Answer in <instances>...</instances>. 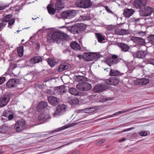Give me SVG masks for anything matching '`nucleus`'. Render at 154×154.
<instances>
[{
	"label": "nucleus",
	"mask_w": 154,
	"mask_h": 154,
	"mask_svg": "<svg viewBox=\"0 0 154 154\" xmlns=\"http://www.w3.org/2000/svg\"><path fill=\"white\" fill-rule=\"evenodd\" d=\"M69 93L72 94L75 96H79L80 93L79 91H77L76 89L74 88H71L69 89Z\"/></svg>",
	"instance_id": "473e14b6"
},
{
	"label": "nucleus",
	"mask_w": 154,
	"mask_h": 154,
	"mask_svg": "<svg viewBox=\"0 0 154 154\" xmlns=\"http://www.w3.org/2000/svg\"><path fill=\"white\" fill-rule=\"evenodd\" d=\"M66 145L67 144H64V145H63L62 146H59L58 147H57V148H56L54 149H53V150H55V149H58V148H62V147L64 146H65V145Z\"/></svg>",
	"instance_id": "680f3d73"
},
{
	"label": "nucleus",
	"mask_w": 154,
	"mask_h": 154,
	"mask_svg": "<svg viewBox=\"0 0 154 154\" xmlns=\"http://www.w3.org/2000/svg\"><path fill=\"white\" fill-rule=\"evenodd\" d=\"M74 78L75 81L79 82H82L86 81L87 79L84 76H81L80 75H75Z\"/></svg>",
	"instance_id": "a878e982"
},
{
	"label": "nucleus",
	"mask_w": 154,
	"mask_h": 154,
	"mask_svg": "<svg viewBox=\"0 0 154 154\" xmlns=\"http://www.w3.org/2000/svg\"><path fill=\"white\" fill-rule=\"evenodd\" d=\"M48 59V63L51 66H54L57 63L56 60L54 59L49 58Z\"/></svg>",
	"instance_id": "c9c22d12"
},
{
	"label": "nucleus",
	"mask_w": 154,
	"mask_h": 154,
	"mask_svg": "<svg viewBox=\"0 0 154 154\" xmlns=\"http://www.w3.org/2000/svg\"><path fill=\"white\" fill-rule=\"evenodd\" d=\"M9 69L12 71V72L14 75H16L19 74L20 72L19 71V68L15 64L11 63L9 66Z\"/></svg>",
	"instance_id": "dca6fc26"
},
{
	"label": "nucleus",
	"mask_w": 154,
	"mask_h": 154,
	"mask_svg": "<svg viewBox=\"0 0 154 154\" xmlns=\"http://www.w3.org/2000/svg\"><path fill=\"white\" fill-rule=\"evenodd\" d=\"M66 28L68 31L70 32L71 33H72V26L71 27H66Z\"/></svg>",
	"instance_id": "bf43d9fd"
},
{
	"label": "nucleus",
	"mask_w": 154,
	"mask_h": 154,
	"mask_svg": "<svg viewBox=\"0 0 154 154\" xmlns=\"http://www.w3.org/2000/svg\"><path fill=\"white\" fill-rule=\"evenodd\" d=\"M140 106H138L137 107L131 108L127 110L120 111V114H122V113H124V112H128L129 111L132 110L133 109H134L137 108H139Z\"/></svg>",
	"instance_id": "79ce46f5"
},
{
	"label": "nucleus",
	"mask_w": 154,
	"mask_h": 154,
	"mask_svg": "<svg viewBox=\"0 0 154 154\" xmlns=\"http://www.w3.org/2000/svg\"><path fill=\"white\" fill-rule=\"evenodd\" d=\"M6 7L5 5L0 4V10H3Z\"/></svg>",
	"instance_id": "5fc2aeb1"
},
{
	"label": "nucleus",
	"mask_w": 154,
	"mask_h": 154,
	"mask_svg": "<svg viewBox=\"0 0 154 154\" xmlns=\"http://www.w3.org/2000/svg\"><path fill=\"white\" fill-rule=\"evenodd\" d=\"M12 15L11 14H9L6 15L2 19V22L6 25L7 23L8 22V27H10V26L13 25L15 22V19L14 18H11Z\"/></svg>",
	"instance_id": "20e7f679"
},
{
	"label": "nucleus",
	"mask_w": 154,
	"mask_h": 154,
	"mask_svg": "<svg viewBox=\"0 0 154 154\" xmlns=\"http://www.w3.org/2000/svg\"><path fill=\"white\" fill-rule=\"evenodd\" d=\"M109 74L112 76H117L120 75V72L117 70L111 69Z\"/></svg>",
	"instance_id": "72a5a7b5"
},
{
	"label": "nucleus",
	"mask_w": 154,
	"mask_h": 154,
	"mask_svg": "<svg viewBox=\"0 0 154 154\" xmlns=\"http://www.w3.org/2000/svg\"><path fill=\"white\" fill-rule=\"evenodd\" d=\"M5 24L2 22L0 23V31H1L5 26Z\"/></svg>",
	"instance_id": "3c124183"
},
{
	"label": "nucleus",
	"mask_w": 154,
	"mask_h": 154,
	"mask_svg": "<svg viewBox=\"0 0 154 154\" xmlns=\"http://www.w3.org/2000/svg\"><path fill=\"white\" fill-rule=\"evenodd\" d=\"M10 99L9 97L5 95L0 98V107L5 106L8 103Z\"/></svg>",
	"instance_id": "2eb2a0df"
},
{
	"label": "nucleus",
	"mask_w": 154,
	"mask_h": 154,
	"mask_svg": "<svg viewBox=\"0 0 154 154\" xmlns=\"http://www.w3.org/2000/svg\"><path fill=\"white\" fill-rule=\"evenodd\" d=\"M117 45L121 48L122 51L124 52L128 51L129 48V47L128 46L127 44L124 43H118Z\"/></svg>",
	"instance_id": "5701e85b"
},
{
	"label": "nucleus",
	"mask_w": 154,
	"mask_h": 154,
	"mask_svg": "<svg viewBox=\"0 0 154 154\" xmlns=\"http://www.w3.org/2000/svg\"><path fill=\"white\" fill-rule=\"evenodd\" d=\"M76 14V11L74 10L65 11L62 13L61 17L64 18H69L74 17Z\"/></svg>",
	"instance_id": "6e6552de"
},
{
	"label": "nucleus",
	"mask_w": 154,
	"mask_h": 154,
	"mask_svg": "<svg viewBox=\"0 0 154 154\" xmlns=\"http://www.w3.org/2000/svg\"><path fill=\"white\" fill-rule=\"evenodd\" d=\"M135 12L132 9L126 8L124 9L123 14L126 17H129L132 15Z\"/></svg>",
	"instance_id": "6ab92c4d"
},
{
	"label": "nucleus",
	"mask_w": 154,
	"mask_h": 154,
	"mask_svg": "<svg viewBox=\"0 0 154 154\" xmlns=\"http://www.w3.org/2000/svg\"><path fill=\"white\" fill-rule=\"evenodd\" d=\"M96 36L98 39V42H102L105 40V38L100 34L96 33Z\"/></svg>",
	"instance_id": "e433bc0d"
},
{
	"label": "nucleus",
	"mask_w": 154,
	"mask_h": 154,
	"mask_svg": "<svg viewBox=\"0 0 154 154\" xmlns=\"http://www.w3.org/2000/svg\"><path fill=\"white\" fill-rule=\"evenodd\" d=\"M107 87L105 85L98 84L94 88V91L97 93H100L106 90Z\"/></svg>",
	"instance_id": "1a4fd4ad"
},
{
	"label": "nucleus",
	"mask_w": 154,
	"mask_h": 154,
	"mask_svg": "<svg viewBox=\"0 0 154 154\" xmlns=\"http://www.w3.org/2000/svg\"><path fill=\"white\" fill-rule=\"evenodd\" d=\"M92 4L90 0H78L75 3V5L77 7L84 8H89Z\"/></svg>",
	"instance_id": "7ed1b4c3"
},
{
	"label": "nucleus",
	"mask_w": 154,
	"mask_h": 154,
	"mask_svg": "<svg viewBox=\"0 0 154 154\" xmlns=\"http://www.w3.org/2000/svg\"><path fill=\"white\" fill-rule=\"evenodd\" d=\"M68 127H66L65 126H63V127H62L60 128H57L56 129L54 130V131H53V132H57V131H60L61 130H64L65 129H66Z\"/></svg>",
	"instance_id": "c03bdc74"
},
{
	"label": "nucleus",
	"mask_w": 154,
	"mask_h": 154,
	"mask_svg": "<svg viewBox=\"0 0 154 154\" xmlns=\"http://www.w3.org/2000/svg\"><path fill=\"white\" fill-rule=\"evenodd\" d=\"M97 109L94 107H91L88 108L86 109V111H88V112H92L95 111Z\"/></svg>",
	"instance_id": "37998d69"
},
{
	"label": "nucleus",
	"mask_w": 154,
	"mask_h": 154,
	"mask_svg": "<svg viewBox=\"0 0 154 154\" xmlns=\"http://www.w3.org/2000/svg\"><path fill=\"white\" fill-rule=\"evenodd\" d=\"M94 60H96L100 57V54H93Z\"/></svg>",
	"instance_id": "de8ad7c7"
},
{
	"label": "nucleus",
	"mask_w": 154,
	"mask_h": 154,
	"mask_svg": "<svg viewBox=\"0 0 154 154\" xmlns=\"http://www.w3.org/2000/svg\"><path fill=\"white\" fill-rule=\"evenodd\" d=\"M67 101L71 105L77 104L79 103V100L75 97H68L67 99Z\"/></svg>",
	"instance_id": "412c9836"
},
{
	"label": "nucleus",
	"mask_w": 154,
	"mask_h": 154,
	"mask_svg": "<svg viewBox=\"0 0 154 154\" xmlns=\"http://www.w3.org/2000/svg\"><path fill=\"white\" fill-rule=\"evenodd\" d=\"M42 58L40 56H36L32 57L30 60V62L32 63H36L41 61Z\"/></svg>",
	"instance_id": "cd10ccee"
},
{
	"label": "nucleus",
	"mask_w": 154,
	"mask_h": 154,
	"mask_svg": "<svg viewBox=\"0 0 154 154\" xmlns=\"http://www.w3.org/2000/svg\"><path fill=\"white\" fill-rule=\"evenodd\" d=\"M48 100L49 103L53 106H56L59 102L58 99L56 97L50 96L48 97Z\"/></svg>",
	"instance_id": "f3484780"
},
{
	"label": "nucleus",
	"mask_w": 154,
	"mask_h": 154,
	"mask_svg": "<svg viewBox=\"0 0 154 154\" xmlns=\"http://www.w3.org/2000/svg\"><path fill=\"white\" fill-rule=\"evenodd\" d=\"M14 117V116L13 114H10L9 115L8 117V119L9 120H10L12 119Z\"/></svg>",
	"instance_id": "6e6d98bb"
},
{
	"label": "nucleus",
	"mask_w": 154,
	"mask_h": 154,
	"mask_svg": "<svg viewBox=\"0 0 154 154\" xmlns=\"http://www.w3.org/2000/svg\"><path fill=\"white\" fill-rule=\"evenodd\" d=\"M66 106L64 104L58 105L56 108V110L53 115L54 116L62 114L66 110Z\"/></svg>",
	"instance_id": "0eeeda50"
},
{
	"label": "nucleus",
	"mask_w": 154,
	"mask_h": 154,
	"mask_svg": "<svg viewBox=\"0 0 154 154\" xmlns=\"http://www.w3.org/2000/svg\"><path fill=\"white\" fill-rule=\"evenodd\" d=\"M146 55V52L143 51H139L136 53V56L138 58L143 59L145 57Z\"/></svg>",
	"instance_id": "393cba45"
},
{
	"label": "nucleus",
	"mask_w": 154,
	"mask_h": 154,
	"mask_svg": "<svg viewBox=\"0 0 154 154\" xmlns=\"http://www.w3.org/2000/svg\"><path fill=\"white\" fill-rule=\"evenodd\" d=\"M120 112L119 111L117 112H116L115 113L113 114V115L109 116L107 118H110L112 117L113 116H115L120 114Z\"/></svg>",
	"instance_id": "603ef678"
},
{
	"label": "nucleus",
	"mask_w": 154,
	"mask_h": 154,
	"mask_svg": "<svg viewBox=\"0 0 154 154\" xmlns=\"http://www.w3.org/2000/svg\"><path fill=\"white\" fill-rule=\"evenodd\" d=\"M106 10L109 13H110L111 14H112V12L109 9L108 7L107 6H105V7Z\"/></svg>",
	"instance_id": "864d4df0"
},
{
	"label": "nucleus",
	"mask_w": 154,
	"mask_h": 154,
	"mask_svg": "<svg viewBox=\"0 0 154 154\" xmlns=\"http://www.w3.org/2000/svg\"><path fill=\"white\" fill-rule=\"evenodd\" d=\"M66 39L65 34L59 31H57L49 34L48 40L50 42H59L61 40H64Z\"/></svg>",
	"instance_id": "f257e3e1"
},
{
	"label": "nucleus",
	"mask_w": 154,
	"mask_h": 154,
	"mask_svg": "<svg viewBox=\"0 0 154 154\" xmlns=\"http://www.w3.org/2000/svg\"><path fill=\"white\" fill-rule=\"evenodd\" d=\"M118 62L119 60H115L110 58H108L105 61L106 63L109 66L116 64Z\"/></svg>",
	"instance_id": "b1692460"
},
{
	"label": "nucleus",
	"mask_w": 154,
	"mask_h": 154,
	"mask_svg": "<svg viewBox=\"0 0 154 154\" xmlns=\"http://www.w3.org/2000/svg\"><path fill=\"white\" fill-rule=\"evenodd\" d=\"M148 42L151 44H154V35H151L148 37Z\"/></svg>",
	"instance_id": "a19ab883"
},
{
	"label": "nucleus",
	"mask_w": 154,
	"mask_h": 154,
	"mask_svg": "<svg viewBox=\"0 0 154 154\" xmlns=\"http://www.w3.org/2000/svg\"><path fill=\"white\" fill-rule=\"evenodd\" d=\"M83 57L88 61H90L94 60L93 54L89 53H86L84 54L83 56Z\"/></svg>",
	"instance_id": "c756f323"
},
{
	"label": "nucleus",
	"mask_w": 154,
	"mask_h": 154,
	"mask_svg": "<svg viewBox=\"0 0 154 154\" xmlns=\"http://www.w3.org/2000/svg\"><path fill=\"white\" fill-rule=\"evenodd\" d=\"M134 83L136 85H140V79H138L134 81Z\"/></svg>",
	"instance_id": "09e8293b"
},
{
	"label": "nucleus",
	"mask_w": 154,
	"mask_h": 154,
	"mask_svg": "<svg viewBox=\"0 0 154 154\" xmlns=\"http://www.w3.org/2000/svg\"><path fill=\"white\" fill-rule=\"evenodd\" d=\"M11 130V128L10 127L3 125L0 127V133H5L7 131Z\"/></svg>",
	"instance_id": "2f4dec72"
},
{
	"label": "nucleus",
	"mask_w": 154,
	"mask_h": 154,
	"mask_svg": "<svg viewBox=\"0 0 154 154\" xmlns=\"http://www.w3.org/2000/svg\"><path fill=\"white\" fill-rule=\"evenodd\" d=\"M48 105V103L46 102L42 101L39 103L37 106V111L40 112L41 110L46 108Z\"/></svg>",
	"instance_id": "aec40b11"
},
{
	"label": "nucleus",
	"mask_w": 154,
	"mask_h": 154,
	"mask_svg": "<svg viewBox=\"0 0 154 154\" xmlns=\"http://www.w3.org/2000/svg\"><path fill=\"white\" fill-rule=\"evenodd\" d=\"M104 142L105 140L104 139H101L98 141V143L100 144H102L104 143Z\"/></svg>",
	"instance_id": "13d9d810"
},
{
	"label": "nucleus",
	"mask_w": 154,
	"mask_h": 154,
	"mask_svg": "<svg viewBox=\"0 0 154 154\" xmlns=\"http://www.w3.org/2000/svg\"><path fill=\"white\" fill-rule=\"evenodd\" d=\"M126 140V139L125 138H123L119 140V142H121L124 141L125 140Z\"/></svg>",
	"instance_id": "052dcab7"
},
{
	"label": "nucleus",
	"mask_w": 154,
	"mask_h": 154,
	"mask_svg": "<svg viewBox=\"0 0 154 154\" xmlns=\"http://www.w3.org/2000/svg\"><path fill=\"white\" fill-rule=\"evenodd\" d=\"M76 87L79 90L87 91L92 88V86L88 83H80L77 85Z\"/></svg>",
	"instance_id": "423d86ee"
},
{
	"label": "nucleus",
	"mask_w": 154,
	"mask_h": 154,
	"mask_svg": "<svg viewBox=\"0 0 154 154\" xmlns=\"http://www.w3.org/2000/svg\"><path fill=\"white\" fill-rule=\"evenodd\" d=\"M72 33L73 34L79 33L77 24H76L75 25H74L72 26Z\"/></svg>",
	"instance_id": "4c0bfd02"
},
{
	"label": "nucleus",
	"mask_w": 154,
	"mask_h": 154,
	"mask_svg": "<svg viewBox=\"0 0 154 154\" xmlns=\"http://www.w3.org/2000/svg\"><path fill=\"white\" fill-rule=\"evenodd\" d=\"M77 56L80 59H82V58L83 57V56H82L81 55L78 54L77 55Z\"/></svg>",
	"instance_id": "0e129e2a"
},
{
	"label": "nucleus",
	"mask_w": 154,
	"mask_h": 154,
	"mask_svg": "<svg viewBox=\"0 0 154 154\" xmlns=\"http://www.w3.org/2000/svg\"><path fill=\"white\" fill-rule=\"evenodd\" d=\"M130 32L128 29H121L119 30V34L120 35H124L129 33Z\"/></svg>",
	"instance_id": "f704fd0d"
},
{
	"label": "nucleus",
	"mask_w": 154,
	"mask_h": 154,
	"mask_svg": "<svg viewBox=\"0 0 154 154\" xmlns=\"http://www.w3.org/2000/svg\"><path fill=\"white\" fill-rule=\"evenodd\" d=\"M127 131V129L123 130L122 131V132H125V131Z\"/></svg>",
	"instance_id": "69168bd1"
},
{
	"label": "nucleus",
	"mask_w": 154,
	"mask_h": 154,
	"mask_svg": "<svg viewBox=\"0 0 154 154\" xmlns=\"http://www.w3.org/2000/svg\"><path fill=\"white\" fill-rule=\"evenodd\" d=\"M154 11L153 8L149 7H145L144 10L142 11V15L143 16H147L150 15Z\"/></svg>",
	"instance_id": "9d476101"
},
{
	"label": "nucleus",
	"mask_w": 154,
	"mask_h": 154,
	"mask_svg": "<svg viewBox=\"0 0 154 154\" xmlns=\"http://www.w3.org/2000/svg\"><path fill=\"white\" fill-rule=\"evenodd\" d=\"M14 128L17 132H20L23 131L25 128V121L23 119H21L17 121L15 125Z\"/></svg>",
	"instance_id": "39448f33"
},
{
	"label": "nucleus",
	"mask_w": 154,
	"mask_h": 154,
	"mask_svg": "<svg viewBox=\"0 0 154 154\" xmlns=\"http://www.w3.org/2000/svg\"><path fill=\"white\" fill-rule=\"evenodd\" d=\"M69 67V65L68 63H63L61 64L59 67L58 72H61L63 70L68 69Z\"/></svg>",
	"instance_id": "4be33fe9"
},
{
	"label": "nucleus",
	"mask_w": 154,
	"mask_h": 154,
	"mask_svg": "<svg viewBox=\"0 0 154 154\" xmlns=\"http://www.w3.org/2000/svg\"><path fill=\"white\" fill-rule=\"evenodd\" d=\"M17 53L20 57H21L23 56V46L20 47L18 48L17 49Z\"/></svg>",
	"instance_id": "ea45409f"
},
{
	"label": "nucleus",
	"mask_w": 154,
	"mask_h": 154,
	"mask_svg": "<svg viewBox=\"0 0 154 154\" xmlns=\"http://www.w3.org/2000/svg\"><path fill=\"white\" fill-rule=\"evenodd\" d=\"M119 80L117 77H113L106 79V82L107 85H117L119 83Z\"/></svg>",
	"instance_id": "f8f14e48"
},
{
	"label": "nucleus",
	"mask_w": 154,
	"mask_h": 154,
	"mask_svg": "<svg viewBox=\"0 0 154 154\" xmlns=\"http://www.w3.org/2000/svg\"><path fill=\"white\" fill-rule=\"evenodd\" d=\"M147 62L148 63L154 65V58L149 59L147 60Z\"/></svg>",
	"instance_id": "a18cd8bd"
},
{
	"label": "nucleus",
	"mask_w": 154,
	"mask_h": 154,
	"mask_svg": "<svg viewBox=\"0 0 154 154\" xmlns=\"http://www.w3.org/2000/svg\"><path fill=\"white\" fill-rule=\"evenodd\" d=\"M113 59H114L115 60H118V58L117 56L115 55H113L112 56V58Z\"/></svg>",
	"instance_id": "4d7b16f0"
},
{
	"label": "nucleus",
	"mask_w": 154,
	"mask_h": 154,
	"mask_svg": "<svg viewBox=\"0 0 154 154\" xmlns=\"http://www.w3.org/2000/svg\"><path fill=\"white\" fill-rule=\"evenodd\" d=\"M5 80V77H0V85L3 83Z\"/></svg>",
	"instance_id": "8fccbe9b"
},
{
	"label": "nucleus",
	"mask_w": 154,
	"mask_h": 154,
	"mask_svg": "<svg viewBox=\"0 0 154 154\" xmlns=\"http://www.w3.org/2000/svg\"><path fill=\"white\" fill-rule=\"evenodd\" d=\"M138 134L140 136L145 137L147 135V133L146 132L144 131H140L138 133Z\"/></svg>",
	"instance_id": "49530a36"
},
{
	"label": "nucleus",
	"mask_w": 154,
	"mask_h": 154,
	"mask_svg": "<svg viewBox=\"0 0 154 154\" xmlns=\"http://www.w3.org/2000/svg\"><path fill=\"white\" fill-rule=\"evenodd\" d=\"M71 47L74 50L78 51L80 50L81 47L79 44L76 42H72L70 44Z\"/></svg>",
	"instance_id": "bb28decb"
},
{
	"label": "nucleus",
	"mask_w": 154,
	"mask_h": 154,
	"mask_svg": "<svg viewBox=\"0 0 154 154\" xmlns=\"http://www.w3.org/2000/svg\"><path fill=\"white\" fill-rule=\"evenodd\" d=\"M50 119V115L46 112L40 114L38 117V120L40 121H42L43 122H47Z\"/></svg>",
	"instance_id": "9b49d317"
},
{
	"label": "nucleus",
	"mask_w": 154,
	"mask_h": 154,
	"mask_svg": "<svg viewBox=\"0 0 154 154\" xmlns=\"http://www.w3.org/2000/svg\"><path fill=\"white\" fill-rule=\"evenodd\" d=\"M131 129V128H128L127 129V131L130 130Z\"/></svg>",
	"instance_id": "774afa93"
},
{
	"label": "nucleus",
	"mask_w": 154,
	"mask_h": 154,
	"mask_svg": "<svg viewBox=\"0 0 154 154\" xmlns=\"http://www.w3.org/2000/svg\"><path fill=\"white\" fill-rule=\"evenodd\" d=\"M127 131V129L123 130L122 131V132H125V131Z\"/></svg>",
	"instance_id": "338daca9"
},
{
	"label": "nucleus",
	"mask_w": 154,
	"mask_h": 154,
	"mask_svg": "<svg viewBox=\"0 0 154 154\" xmlns=\"http://www.w3.org/2000/svg\"><path fill=\"white\" fill-rule=\"evenodd\" d=\"M79 33H80L85 30L86 26L85 24L83 23H78L77 24Z\"/></svg>",
	"instance_id": "7c9ffc66"
},
{
	"label": "nucleus",
	"mask_w": 154,
	"mask_h": 154,
	"mask_svg": "<svg viewBox=\"0 0 154 154\" xmlns=\"http://www.w3.org/2000/svg\"><path fill=\"white\" fill-rule=\"evenodd\" d=\"M65 88L64 85H62L56 87L54 89H48L46 91V92L48 94L51 95L56 94H62L65 92Z\"/></svg>",
	"instance_id": "f03ea898"
},
{
	"label": "nucleus",
	"mask_w": 154,
	"mask_h": 154,
	"mask_svg": "<svg viewBox=\"0 0 154 154\" xmlns=\"http://www.w3.org/2000/svg\"><path fill=\"white\" fill-rule=\"evenodd\" d=\"M132 40L135 42L139 45H144L145 44V39L142 38L134 37L132 38Z\"/></svg>",
	"instance_id": "a211bd4d"
},
{
	"label": "nucleus",
	"mask_w": 154,
	"mask_h": 154,
	"mask_svg": "<svg viewBox=\"0 0 154 154\" xmlns=\"http://www.w3.org/2000/svg\"><path fill=\"white\" fill-rule=\"evenodd\" d=\"M48 11L49 13L53 15L54 14L56 11V9L54 8V5H48L47 7Z\"/></svg>",
	"instance_id": "c85d7f7f"
},
{
	"label": "nucleus",
	"mask_w": 154,
	"mask_h": 154,
	"mask_svg": "<svg viewBox=\"0 0 154 154\" xmlns=\"http://www.w3.org/2000/svg\"><path fill=\"white\" fill-rule=\"evenodd\" d=\"M19 79H12L8 82L6 84L7 87L9 88L16 87L18 83Z\"/></svg>",
	"instance_id": "ddd939ff"
},
{
	"label": "nucleus",
	"mask_w": 154,
	"mask_h": 154,
	"mask_svg": "<svg viewBox=\"0 0 154 154\" xmlns=\"http://www.w3.org/2000/svg\"><path fill=\"white\" fill-rule=\"evenodd\" d=\"M146 3V0H135L134 2V6L137 8H140L144 6Z\"/></svg>",
	"instance_id": "4468645a"
},
{
	"label": "nucleus",
	"mask_w": 154,
	"mask_h": 154,
	"mask_svg": "<svg viewBox=\"0 0 154 154\" xmlns=\"http://www.w3.org/2000/svg\"><path fill=\"white\" fill-rule=\"evenodd\" d=\"M79 152L78 151H75L71 154H79Z\"/></svg>",
	"instance_id": "e2e57ef3"
},
{
	"label": "nucleus",
	"mask_w": 154,
	"mask_h": 154,
	"mask_svg": "<svg viewBox=\"0 0 154 154\" xmlns=\"http://www.w3.org/2000/svg\"><path fill=\"white\" fill-rule=\"evenodd\" d=\"M149 82V80L147 79H140V85H146L148 84Z\"/></svg>",
	"instance_id": "58836bf2"
}]
</instances>
